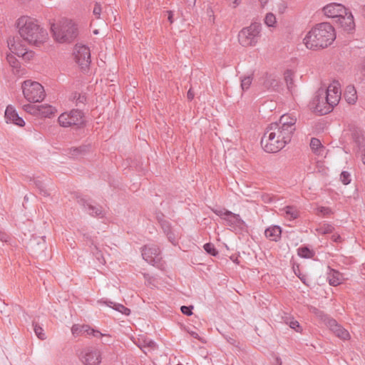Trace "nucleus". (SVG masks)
Segmentation results:
<instances>
[{"mask_svg": "<svg viewBox=\"0 0 365 365\" xmlns=\"http://www.w3.org/2000/svg\"><path fill=\"white\" fill-rule=\"evenodd\" d=\"M297 118L293 114L282 115L278 122L271 123L261 140V145L267 153H274L282 150L291 141L296 130Z\"/></svg>", "mask_w": 365, "mask_h": 365, "instance_id": "obj_1", "label": "nucleus"}, {"mask_svg": "<svg viewBox=\"0 0 365 365\" xmlns=\"http://www.w3.org/2000/svg\"><path fill=\"white\" fill-rule=\"evenodd\" d=\"M336 38L334 28L329 23H320L313 27L305 36L303 43L311 50L328 47Z\"/></svg>", "mask_w": 365, "mask_h": 365, "instance_id": "obj_2", "label": "nucleus"}, {"mask_svg": "<svg viewBox=\"0 0 365 365\" xmlns=\"http://www.w3.org/2000/svg\"><path fill=\"white\" fill-rule=\"evenodd\" d=\"M21 37L31 45L39 46L48 39V33L38 23L30 16H23L16 22Z\"/></svg>", "mask_w": 365, "mask_h": 365, "instance_id": "obj_3", "label": "nucleus"}, {"mask_svg": "<svg viewBox=\"0 0 365 365\" xmlns=\"http://www.w3.org/2000/svg\"><path fill=\"white\" fill-rule=\"evenodd\" d=\"M51 31L56 41L59 43H70L78 35L77 26L69 19H62L57 25L53 24Z\"/></svg>", "mask_w": 365, "mask_h": 365, "instance_id": "obj_4", "label": "nucleus"}, {"mask_svg": "<svg viewBox=\"0 0 365 365\" xmlns=\"http://www.w3.org/2000/svg\"><path fill=\"white\" fill-rule=\"evenodd\" d=\"M24 98L30 103L41 102L46 96L43 86L37 81L26 80L21 84Z\"/></svg>", "mask_w": 365, "mask_h": 365, "instance_id": "obj_5", "label": "nucleus"}, {"mask_svg": "<svg viewBox=\"0 0 365 365\" xmlns=\"http://www.w3.org/2000/svg\"><path fill=\"white\" fill-rule=\"evenodd\" d=\"M261 30V24L258 23L243 28L238 34L239 43L244 47L255 46L260 38Z\"/></svg>", "mask_w": 365, "mask_h": 365, "instance_id": "obj_6", "label": "nucleus"}, {"mask_svg": "<svg viewBox=\"0 0 365 365\" xmlns=\"http://www.w3.org/2000/svg\"><path fill=\"white\" fill-rule=\"evenodd\" d=\"M58 123L64 128L79 126L83 123V113L78 109L61 113L58 118Z\"/></svg>", "mask_w": 365, "mask_h": 365, "instance_id": "obj_7", "label": "nucleus"}, {"mask_svg": "<svg viewBox=\"0 0 365 365\" xmlns=\"http://www.w3.org/2000/svg\"><path fill=\"white\" fill-rule=\"evenodd\" d=\"M313 105H314V111L319 115H325L330 113L334 107L327 98L324 89H319L317 91L313 100Z\"/></svg>", "mask_w": 365, "mask_h": 365, "instance_id": "obj_8", "label": "nucleus"}, {"mask_svg": "<svg viewBox=\"0 0 365 365\" xmlns=\"http://www.w3.org/2000/svg\"><path fill=\"white\" fill-rule=\"evenodd\" d=\"M157 220L163 231V233L166 235L168 241L173 245H176L178 242V240L180 237V233L179 230L173 228L171 226L170 222L165 219L164 215L157 216Z\"/></svg>", "mask_w": 365, "mask_h": 365, "instance_id": "obj_9", "label": "nucleus"}, {"mask_svg": "<svg viewBox=\"0 0 365 365\" xmlns=\"http://www.w3.org/2000/svg\"><path fill=\"white\" fill-rule=\"evenodd\" d=\"M75 58L78 64L82 68H87L91 63V51L88 46H76L75 48Z\"/></svg>", "mask_w": 365, "mask_h": 365, "instance_id": "obj_10", "label": "nucleus"}, {"mask_svg": "<svg viewBox=\"0 0 365 365\" xmlns=\"http://www.w3.org/2000/svg\"><path fill=\"white\" fill-rule=\"evenodd\" d=\"M160 248L156 245H145L142 250L143 258L153 265H155L160 261Z\"/></svg>", "mask_w": 365, "mask_h": 365, "instance_id": "obj_11", "label": "nucleus"}, {"mask_svg": "<svg viewBox=\"0 0 365 365\" xmlns=\"http://www.w3.org/2000/svg\"><path fill=\"white\" fill-rule=\"evenodd\" d=\"M346 7L337 3H331L323 8L324 14L329 18H336L339 19L342 15L346 14Z\"/></svg>", "mask_w": 365, "mask_h": 365, "instance_id": "obj_12", "label": "nucleus"}, {"mask_svg": "<svg viewBox=\"0 0 365 365\" xmlns=\"http://www.w3.org/2000/svg\"><path fill=\"white\" fill-rule=\"evenodd\" d=\"M325 96L328 101L331 102L334 106H336L341 96V91L340 88V83L338 81H333L324 91Z\"/></svg>", "mask_w": 365, "mask_h": 365, "instance_id": "obj_13", "label": "nucleus"}, {"mask_svg": "<svg viewBox=\"0 0 365 365\" xmlns=\"http://www.w3.org/2000/svg\"><path fill=\"white\" fill-rule=\"evenodd\" d=\"M325 321L327 326L337 337L343 340H346L349 338L348 331L339 325L335 319L327 318Z\"/></svg>", "mask_w": 365, "mask_h": 365, "instance_id": "obj_14", "label": "nucleus"}, {"mask_svg": "<svg viewBox=\"0 0 365 365\" xmlns=\"http://www.w3.org/2000/svg\"><path fill=\"white\" fill-rule=\"evenodd\" d=\"M83 359L86 365H98L101 361V353L98 349L89 347L85 349Z\"/></svg>", "mask_w": 365, "mask_h": 365, "instance_id": "obj_15", "label": "nucleus"}, {"mask_svg": "<svg viewBox=\"0 0 365 365\" xmlns=\"http://www.w3.org/2000/svg\"><path fill=\"white\" fill-rule=\"evenodd\" d=\"M8 46L12 53L18 56H22L24 58L32 57L33 53H29L19 41H16L14 38L8 41Z\"/></svg>", "mask_w": 365, "mask_h": 365, "instance_id": "obj_16", "label": "nucleus"}, {"mask_svg": "<svg viewBox=\"0 0 365 365\" xmlns=\"http://www.w3.org/2000/svg\"><path fill=\"white\" fill-rule=\"evenodd\" d=\"M78 202L90 215L99 217H103V210L100 205H94L84 198H80Z\"/></svg>", "mask_w": 365, "mask_h": 365, "instance_id": "obj_17", "label": "nucleus"}, {"mask_svg": "<svg viewBox=\"0 0 365 365\" xmlns=\"http://www.w3.org/2000/svg\"><path fill=\"white\" fill-rule=\"evenodd\" d=\"M5 119L6 123H14L20 127L25 125L24 119L19 115L14 108L11 106H8L5 110Z\"/></svg>", "mask_w": 365, "mask_h": 365, "instance_id": "obj_18", "label": "nucleus"}, {"mask_svg": "<svg viewBox=\"0 0 365 365\" xmlns=\"http://www.w3.org/2000/svg\"><path fill=\"white\" fill-rule=\"evenodd\" d=\"M336 23L346 31H351L355 29V23L352 14L346 10V14L342 15L339 19H336Z\"/></svg>", "mask_w": 365, "mask_h": 365, "instance_id": "obj_19", "label": "nucleus"}, {"mask_svg": "<svg viewBox=\"0 0 365 365\" xmlns=\"http://www.w3.org/2000/svg\"><path fill=\"white\" fill-rule=\"evenodd\" d=\"M98 304H103V305H106L109 307H111L113 308L114 310H116L125 315H129L130 313V310L125 307V306H123V304H118V303H115V302H113L110 300H108L107 299H99L98 302Z\"/></svg>", "mask_w": 365, "mask_h": 365, "instance_id": "obj_20", "label": "nucleus"}, {"mask_svg": "<svg viewBox=\"0 0 365 365\" xmlns=\"http://www.w3.org/2000/svg\"><path fill=\"white\" fill-rule=\"evenodd\" d=\"M264 235L269 240L277 242L281 238V227L277 225L271 226L265 230Z\"/></svg>", "mask_w": 365, "mask_h": 365, "instance_id": "obj_21", "label": "nucleus"}, {"mask_svg": "<svg viewBox=\"0 0 365 365\" xmlns=\"http://www.w3.org/2000/svg\"><path fill=\"white\" fill-rule=\"evenodd\" d=\"M6 60L9 66L12 68V73L15 76H22L24 74L23 70L21 68L20 63L16 58L13 54H7Z\"/></svg>", "mask_w": 365, "mask_h": 365, "instance_id": "obj_22", "label": "nucleus"}, {"mask_svg": "<svg viewBox=\"0 0 365 365\" xmlns=\"http://www.w3.org/2000/svg\"><path fill=\"white\" fill-rule=\"evenodd\" d=\"M137 345L145 354L156 348V344L149 338L138 339Z\"/></svg>", "mask_w": 365, "mask_h": 365, "instance_id": "obj_23", "label": "nucleus"}, {"mask_svg": "<svg viewBox=\"0 0 365 365\" xmlns=\"http://www.w3.org/2000/svg\"><path fill=\"white\" fill-rule=\"evenodd\" d=\"M328 280L329 283L331 286H337L342 283L344 278L342 274L333 269H331L329 272L328 273Z\"/></svg>", "mask_w": 365, "mask_h": 365, "instance_id": "obj_24", "label": "nucleus"}, {"mask_svg": "<svg viewBox=\"0 0 365 365\" xmlns=\"http://www.w3.org/2000/svg\"><path fill=\"white\" fill-rule=\"evenodd\" d=\"M38 115L41 118H51L56 112V108L50 105L43 104L38 106Z\"/></svg>", "mask_w": 365, "mask_h": 365, "instance_id": "obj_25", "label": "nucleus"}, {"mask_svg": "<svg viewBox=\"0 0 365 365\" xmlns=\"http://www.w3.org/2000/svg\"><path fill=\"white\" fill-rule=\"evenodd\" d=\"M344 96L349 104H354L357 100L356 91L351 85L346 86Z\"/></svg>", "mask_w": 365, "mask_h": 365, "instance_id": "obj_26", "label": "nucleus"}, {"mask_svg": "<svg viewBox=\"0 0 365 365\" xmlns=\"http://www.w3.org/2000/svg\"><path fill=\"white\" fill-rule=\"evenodd\" d=\"M225 218V220L230 225L242 226L245 224V222L242 220L240 215L235 214L230 211Z\"/></svg>", "mask_w": 365, "mask_h": 365, "instance_id": "obj_27", "label": "nucleus"}, {"mask_svg": "<svg viewBox=\"0 0 365 365\" xmlns=\"http://www.w3.org/2000/svg\"><path fill=\"white\" fill-rule=\"evenodd\" d=\"M89 146L83 145L78 148H71L69 151V155L73 158H78L84 155L89 150Z\"/></svg>", "mask_w": 365, "mask_h": 365, "instance_id": "obj_28", "label": "nucleus"}, {"mask_svg": "<svg viewBox=\"0 0 365 365\" xmlns=\"http://www.w3.org/2000/svg\"><path fill=\"white\" fill-rule=\"evenodd\" d=\"M81 335L85 336H93L97 337V338H101L103 336H104V334H103L98 330L93 329L91 328L90 326L86 325V324L82 325V334Z\"/></svg>", "mask_w": 365, "mask_h": 365, "instance_id": "obj_29", "label": "nucleus"}, {"mask_svg": "<svg viewBox=\"0 0 365 365\" xmlns=\"http://www.w3.org/2000/svg\"><path fill=\"white\" fill-rule=\"evenodd\" d=\"M41 241L42 242H36V240L34 239L30 242L31 249L34 253L37 254L43 252L46 249L44 237L41 238Z\"/></svg>", "mask_w": 365, "mask_h": 365, "instance_id": "obj_30", "label": "nucleus"}, {"mask_svg": "<svg viewBox=\"0 0 365 365\" xmlns=\"http://www.w3.org/2000/svg\"><path fill=\"white\" fill-rule=\"evenodd\" d=\"M282 210L284 212L285 217L290 220L297 218L299 215L297 209L293 206H286Z\"/></svg>", "mask_w": 365, "mask_h": 365, "instance_id": "obj_31", "label": "nucleus"}, {"mask_svg": "<svg viewBox=\"0 0 365 365\" xmlns=\"http://www.w3.org/2000/svg\"><path fill=\"white\" fill-rule=\"evenodd\" d=\"M284 322L286 324L289 325L290 328L295 330L297 332L302 331V328L299 323L290 316H285L283 317Z\"/></svg>", "mask_w": 365, "mask_h": 365, "instance_id": "obj_32", "label": "nucleus"}, {"mask_svg": "<svg viewBox=\"0 0 365 365\" xmlns=\"http://www.w3.org/2000/svg\"><path fill=\"white\" fill-rule=\"evenodd\" d=\"M263 84L267 89H274L278 86V80L276 76L273 75H267Z\"/></svg>", "mask_w": 365, "mask_h": 365, "instance_id": "obj_33", "label": "nucleus"}, {"mask_svg": "<svg viewBox=\"0 0 365 365\" xmlns=\"http://www.w3.org/2000/svg\"><path fill=\"white\" fill-rule=\"evenodd\" d=\"M91 251L101 264L106 263V260L103 256L101 250H100L98 245L94 244L93 242L91 245Z\"/></svg>", "mask_w": 365, "mask_h": 365, "instance_id": "obj_34", "label": "nucleus"}, {"mask_svg": "<svg viewBox=\"0 0 365 365\" xmlns=\"http://www.w3.org/2000/svg\"><path fill=\"white\" fill-rule=\"evenodd\" d=\"M310 147L312 150L317 155H321L324 148L322 145L321 141L315 138H312L310 142Z\"/></svg>", "mask_w": 365, "mask_h": 365, "instance_id": "obj_35", "label": "nucleus"}, {"mask_svg": "<svg viewBox=\"0 0 365 365\" xmlns=\"http://www.w3.org/2000/svg\"><path fill=\"white\" fill-rule=\"evenodd\" d=\"M38 105L26 104L23 106V109L33 115H38Z\"/></svg>", "mask_w": 365, "mask_h": 365, "instance_id": "obj_36", "label": "nucleus"}, {"mask_svg": "<svg viewBox=\"0 0 365 365\" xmlns=\"http://www.w3.org/2000/svg\"><path fill=\"white\" fill-rule=\"evenodd\" d=\"M293 76L294 73L291 70H287L285 71L284 73V78L287 83L288 88H290L293 85Z\"/></svg>", "mask_w": 365, "mask_h": 365, "instance_id": "obj_37", "label": "nucleus"}, {"mask_svg": "<svg viewBox=\"0 0 365 365\" xmlns=\"http://www.w3.org/2000/svg\"><path fill=\"white\" fill-rule=\"evenodd\" d=\"M276 17L272 13H268L267 14L265 18H264V23L265 24L269 26H274L276 24Z\"/></svg>", "mask_w": 365, "mask_h": 365, "instance_id": "obj_38", "label": "nucleus"}, {"mask_svg": "<svg viewBox=\"0 0 365 365\" xmlns=\"http://www.w3.org/2000/svg\"><path fill=\"white\" fill-rule=\"evenodd\" d=\"M33 327L36 336L41 340L45 339L46 336L43 328L34 322L33 323Z\"/></svg>", "mask_w": 365, "mask_h": 365, "instance_id": "obj_39", "label": "nucleus"}, {"mask_svg": "<svg viewBox=\"0 0 365 365\" xmlns=\"http://www.w3.org/2000/svg\"><path fill=\"white\" fill-rule=\"evenodd\" d=\"M252 81V78L250 76H245L241 79V87L243 91L247 90Z\"/></svg>", "mask_w": 365, "mask_h": 365, "instance_id": "obj_40", "label": "nucleus"}, {"mask_svg": "<svg viewBox=\"0 0 365 365\" xmlns=\"http://www.w3.org/2000/svg\"><path fill=\"white\" fill-rule=\"evenodd\" d=\"M299 255L304 258H310L312 257V252L307 247H300L298 250Z\"/></svg>", "mask_w": 365, "mask_h": 365, "instance_id": "obj_41", "label": "nucleus"}, {"mask_svg": "<svg viewBox=\"0 0 365 365\" xmlns=\"http://www.w3.org/2000/svg\"><path fill=\"white\" fill-rule=\"evenodd\" d=\"M203 247L208 254L212 256H216L218 254V252L215 249L214 245L212 243H206L204 245Z\"/></svg>", "mask_w": 365, "mask_h": 365, "instance_id": "obj_42", "label": "nucleus"}, {"mask_svg": "<svg viewBox=\"0 0 365 365\" xmlns=\"http://www.w3.org/2000/svg\"><path fill=\"white\" fill-rule=\"evenodd\" d=\"M340 180L344 185H348L351 182V175L347 171L341 172L340 175Z\"/></svg>", "mask_w": 365, "mask_h": 365, "instance_id": "obj_43", "label": "nucleus"}, {"mask_svg": "<svg viewBox=\"0 0 365 365\" xmlns=\"http://www.w3.org/2000/svg\"><path fill=\"white\" fill-rule=\"evenodd\" d=\"M317 214H320L322 216H329L332 214V211L330 207H319L317 208Z\"/></svg>", "mask_w": 365, "mask_h": 365, "instance_id": "obj_44", "label": "nucleus"}, {"mask_svg": "<svg viewBox=\"0 0 365 365\" xmlns=\"http://www.w3.org/2000/svg\"><path fill=\"white\" fill-rule=\"evenodd\" d=\"M214 212L219 217H220L223 220H226L225 217H227L228 212H230L229 210H226L225 209H217L214 210Z\"/></svg>", "mask_w": 365, "mask_h": 365, "instance_id": "obj_45", "label": "nucleus"}, {"mask_svg": "<svg viewBox=\"0 0 365 365\" xmlns=\"http://www.w3.org/2000/svg\"><path fill=\"white\" fill-rule=\"evenodd\" d=\"M71 332L74 336H79L82 334V325L74 324L71 328Z\"/></svg>", "mask_w": 365, "mask_h": 365, "instance_id": "obj_46", "label": "nucleus"}, {"mask_svg": "<svg viewBox=\"0 0 365 365\" xmlns=\"http://www.w3.org/2000/svg\"><path fill=\"white\" fill-rule=\"evenodd\" d=\"M193 306H182L180 310L182 314L187 316H191L192 314Z\"/></svg>", "mask_w": 365, "mask_h": 365, "instance_id": "obj_47", "label": "nucleus"}, {"mask_svg": "<svg viewBox=\"0 0 365 365\" xmlns=\"http://www.w3.org/2000/svg\"><path fill=\"white\" fill-rule=\"evenodd\" d=\"M35 184L36 185V187L38 188L39 191H40V193L44 196H47L48 194L46 191V190L45 189V187L43 186V184L41 181L39 180H36L35 182Z\"/></svg>", "mask_w": 365, "mask_h": 365, "instance_id": "obj_48", "label": "nucleus"}, {"mask_svg": "<svg viewBox=\"0 0 365 365\" xmlns=\"http://www.w3.org/2000/svg\"><path fill=\"white\" fill-rule=\"evenodd\" d=\"M333 227L331 225H327V226H324V227H320L318 231L323 234V235H325V234H327V233H331L332 232V230H333Z\"/></svg>", "mask_w": 365, "mask_h": 365, "instance_id": "obj_49", "label": "nucleus"}, {"mask_svg": "<svg viewBox=\"0 0 365 365\" xmlns=\"http://www.w3.org/2000/svg\"><path fill=\"white\" fill-rule=\"evenodd\" d=\"M93 14L96 16V17L97 19H99L100 18V16H101V6L100 4H98V3H96L95 4V6L93 8Z\"/></svg>", "mask_w": 365, "mask_h": 365, "instance_id": "obj_50", "label": "nucleus"}, {"mask_svg": "<svg viewBox=\"0 0 365 365\" xmlns=\"http://www.w3.org/2000/svg\"><path fill=\"white\" fill-rule=\"evenodd\" d=\"M86 98L84 95H78V98L76 100V106H79L80 103L84 104Z\"/></svg>", "mask_w": 365, "mask_h": 365, "instance_id": "obj_51", "label": "nucleus"}, {"mask_svg": "<svg viewBox=\"0 0 365 365\" xmlns=\"http://www.w3.org/2000/svg\"><path fill=\"white\" fill-rule=\"evenodd\" d=\"M9 238V235L7 233L0 231V241L7 242Z\"/></svg>", "mask_w": 365, "mask_h": 365, "instance_id": "obj_52", "label": "nucleus"}, {"mask_svg": "<svg viewBox=\"0 0 365 365\" xmlns=\"http://www.w3.org/2000/svg\"><path fill=\"white\" fill-rule=\"evenodd\" d=\"M165 13L168 15V21L170 24H173L174 22L173 12L172 11H166Z\"/></svg>", "mask_w": 365, "mask_h": 365, "instance_id": "obj_53", "label": "nucleus"}, {"mask_svg": "<svg viewBox=\"0 0 365 365\" xmlns=\"http://www.w3.org/2000/svg\"><path fill=\"white\" fill-rule=\"evenodd\" d=\"M331 239H332L333 241H334L336 242H339L341 241V237L339 235H333L331 236Z\"/></svg>", "mask_w": 365, "mask_h": 365, "instance_id": "obj_54", "label": "nucleus"}, {"mask_svg": "<svg viewBox=\"0 0 365 365\" xmlns=\"http://www.w3.org/2000/svg\"><path fill=\"white\" fill-rule=\"evenodd\" d=\"M194 98V93H192V90L190 89L187 92V98L190 100H192Z\"/></svg>", "mask_w": 365, "mask_h": 365, "instance_id": "obj_55", "label": "nucleus"}, {"mask_svg": "<svg viewBox=\"0 0 365 365\" xmlns=\"http://www.w3.org/2000/svg\"><path fill=\"white\" fill-rule=\"evenodd\" d=\"M259 1L261 6L262 8H264L268 2V0H259Z\"/></svg>", "mask_w": 365, "mask_h": 365, "instance_id": "obj_56", "label": "nucleus"}, {"mask_svg": "<svg viewBox=\"0 0 365 365\" xmlns=\"http://www.w3.org/2000/svg\"><path fill=\"white\" fill-rule=\"evenodd\" d=\"M274 365H282V361L279 358H276Z\"/></svg>", "mask_w": 365, "mask_h": 365, "instance_id": "obj_57", "label": "nucleus"}, {"mask_svg": "<svg viewBox=\"0 0 365 365\" xmlns=\"http://www.w3.org/2000/svg\"><path fill=\"white\" fill-rule=\"evenodd\" d=\"M190 334L195 339H199V335L197 333L195 332V331H192L190 333Z\"/></svg>", "mask_w": 365, "mask_h": 365, "instance_id": "obj_58", "label": "nucleus"}, {"mask_svg": "<svg viewBox=\"0 0 365 365\" xmlns=\"http://www.w3.org/2000/svg\"><path fill=\"white\" fill-rule=\"evenodd\" d=\"M361 161H362L363 164L365 165V150H364V153L361 155Z\"/></svg>", "mask_w": 365, "mask_h": 365, "instance_id": "obj_59", "label": "nucleus"}, {"mask_svg": "<svg viewBox=\"0 0 365 365\" xmlns=\"http://www.w3.org/2000/svg\"><path fill=\"white\" fill-rule=\"evenodd\" d=\"M144 278L145 280L148 281L150 282V277H149V275L148 274H144Z\"/></svg>", "mask_w": 365, "mask_h": 365, "instance_id": "obj_60", "label": "nucleus"}, {"mask_svg": "<svg viewBox=\"0 0 365 365\" xmlns=\"http://www.w3.org/2000/svg\"><path fill=\"white\" fill-rule=\"evenodd\" d=\"M299 279L302 280V282L304 283V284H306V282H305V277L303 276L302 277H299Z\"/></svg>", "mask_w": 365, "mask_h": 365, "instance_id": "obj_61", "label": "nucleus"}, {"mask_svg": "<svg viewBox=\"0 0 365 365\" xmlns=\"http://www.w3.org/2000/svg\"><path fill=\"white\" fill-rule=\"evenodd\" d=\"M362 10H363V11H362L363 14L365 16V5L363 6Z\"/></svg>", "mask_w": 365, "mask_h": 365, "instance_id": "obj_62", "label": "nucleus"}, {"mask_svg": "<svg viewBox=\"0 0 365 365\" xmlns=\"http://www.w3.org/2000/svg\"><path fill=\"white\" fill-rule=\"evenodd\" d=\"M76 96H77V93H75L74 99H76Z\"/></svg>", "mask_w": 365, "mask_h": 365, "instance_id": "obj_63", "label": "nucleus"}]
</instances>
